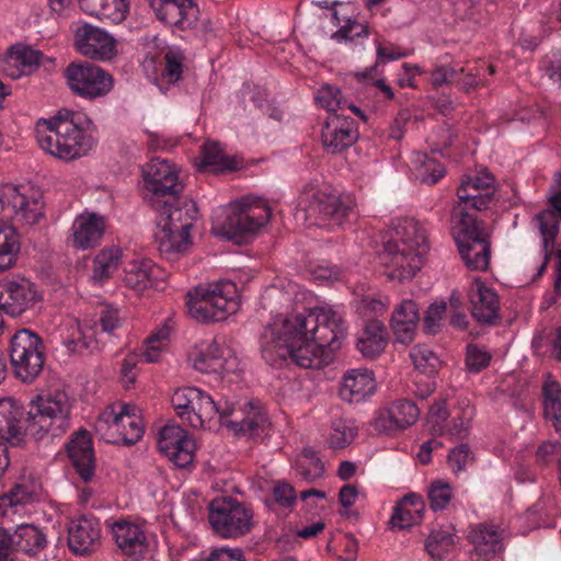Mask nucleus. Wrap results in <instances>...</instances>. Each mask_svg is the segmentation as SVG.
<instances>
[{
	"label": "nucleus",
	"mask_w": 561,
	"mask_h": 561,
	"mask_svg": "<svg viewBox=\"0 0 561 561\" xmlns=\"http://www.w3.org/2000/svg\"><path fill=\"white\" fill-rule=\"evenodd\" d=\"M272 209L262 197L247 195L230 203L225 218L217 217L213 224L214 234L237 244L245 243L271 219Z\"/></svg>",
	"instance_id": "obj_4"
},
{
	"label": "nucleus",
	"mask_w": 561,
	"mask_h": 561,
	"mask_svg": "<svg viewBox=\"0 0 561 561\" xmlns=\"http://www.w3.org/2000/svg\"><path fill=\"white\" fill-rule=\"evenodd\" d=\"M129 404L111 407L103 411L95 422V431L108 443L125 445L136 444L144 434V424Z\"/></svg>",
	"instance_id": "obj_12"
},
{
	"label": "nucleus",
	"mask_w": 561,
	"mask_h": 561,
	"mask_svg": "<svg viewBox=\"0 0 561 561\" xmlns=\"http://www.w3.org/2000/svg\"><path fill=\"white\" fill-rule=\"evenodd\" d=\"M197 402L190 404L184 420L194 428L210 427V422L218 416L221 425L238 434L257 436L264 431L266 419L260 412H253L247 417L242 416L241 409L234 403H216L213 398L198 389Z\"/></svg>",
	"instance_id": "obj_5"
},
{
	"label": "nucleus",
	"mask_w": 561,
	"mask_h": 561,
	"mask_svg": "<svg viewBox=\"0 0 561 561\" xmlns=\"http://www.w3.org/2000/svg\"><path fill=\"white\" fill-rule=\"evenodd\" d=\"M93 123L81 112L61 108L49 118H39L35 137L42 150L50 156L72 161L87 156L96 145Z\"/></svg>",
	"instance_id": "obj_2"
},
{
	"label": "nucleus",
	"mask_w": 561,
	"mask_h": 561,
	"mask_svg": "<svg viewBox=\"0 0 561 561\" xmlns=\"http://www.w3.org/2000/svg\"><path fill=\"white\" fill-rule=\"evenodd\" d=\"M471 410L468 409L463 411L462 415L455 417L453 420V424L449 428V434L458 439L466 437L471 426Z\"/></svg>",
	"instance_id": "obj_63"
},
{
	"label": "nucleus",
	"mask_w": 561,
	"mask_h": 561,
	"mask_svg": "<svg viewBox=\"0 0 561 561\" xmlns=\"http://www.w3.org/2000/svg\"><path fill=\"white\" fill-rule=\"evenodd\" d=\"M161 275L160 267L148 259L130 261L124 268L125 284L139 291L156 285Z\"/></svg>",
	"instance_id": "obj_32"
},
{
	"label": "nucleus",
	"mask_w": 561,
	"mask_h": 561,
	"mask_svg": "<svg viewBox=\"0 0 561 561\" xmlns=\"http://www.w3.org/2000/svg\"><path fill=\"white\" fill-rule=\"evenodd\" d=\"M454 496L453 488L449 483L437 480L428 489V499L433 511L445 510Z\"/></svg>",
	"instance_id": "obj_49"
},
{
	"label": "nucleus",
	"mask_w": 561,
	"mask_h": 561,
	"mask_svg": "<svg viewBox=\"0 0 561 561\" xmlns=\"http://www.w3.org/2000/svg\"><path fill=\"white\" fill-rule=\"evenodd\" d=\"M157 19L168 25L186 30L194 26L198 19L195 0H148Z\"/></svg>",
	"instance_id": "obj_23"
},
{
	"label": "nucleus",
	"mask_w": 561,
	"mask_h": 561,
	"mask_svg": "<svg viewBox=\"0 0 561 561\" xmlns=\"http://www.w3.org/2000/svg\"><path fill=\"white\" fill-rule=\"evenodd\" d=\"M459 253L468 268L485 271L490 264L491 243L488 238L471 239L457 243Z\"/></svg>",
	"instance_id": "obj_36"
},
{
	"label": "nucleus",
	"mask_w": 561,
	"mask_h": 561,
	"mask_svg": "<svg viewBox=\"0 0 561 561\" xmlns=\"http://www.w3.org/2000/svg\"><path fill=\"white\" fill-rule=\"evenodd\" d=\"M198 396V388L196 387H184L176 389L171 398L173 408L178 415L184 420V415L187 412L188 405L196 403Z\"/></svg>",
	"instance_id": "obj_53"
},
{
	"label": "nucleus",
	"mask_w": 561,
	"mask_h": 561,
	"mask_svg": "<svg viewBox=\"0 0 561 561\" xmlns=\"http://www.w3.org/2000/svg\"><path fill=\"white\" fill-rule=\"evenodd\" d=\"M468 538L479 554H495L502 549L501 535L497 528L491 525L479 524L474 526Z\"/></svg>",
	"instance_id": "obj_39"
},
{
	"label": "nucleus",
	"mask_w": 561,
	"mask_h": 561,
	"mask_svg": "<svg viewBox=\"0 0 561 561\" xmlns=\"http://www.w3.org/2000/svg\"><path fill=\"white\" fill-rule=\"evenodd\" d=\"M64 77L76 95L90 101L107 95L114 87L112 75L89 61L70 62Z\"/></svg>",
	"instance_id": "obj_14"
},
{
	"label": "nucleus",
	"mask_w": 561,
	"mask_h": 561,
	"mask_svg": "<svg viewBox=\"0 0 561 561\" xmlns=\"http://www.w3.org/2000/svg\"><path fill=\"white\" fill-rule=\"evenodd\" d=\"M346 336L343 314L332 306L307 313L275 317L260 336L262 358L270 366L290 360L302 368H321L333 360Z\"/></svg>",
	"instance_id": "obj_1"
},
{
	"label": "nucleus",
	"mask_w": 561,
	"mask_h": 561,
	"mask_svg": "<svg viewBox=\"0 0 561 561\" xmlns=\"http://www.w3.org/2000/svg\"><path fill=\"white\" fill-rule=\"evenodd\" d=\"M38 490L32 483H19L8 493L0 496V515H7L9 511L19 513L20 507L38 501Z\"/></svg>",
	"instance_id": "obj_37"
},
{
	"label": "nucleus",
	"mask_w": 561,
	"mask_h": 561,
	"mask_svg": "<svg viewBox=\"0 0 561 561\" xmlns=\"http://www.w3.org/2000/svg\"><path fill=\"white\" fill-rule=\"evenodd\" d=\"M414 162L420 164L416 178L422 183L433 185L445 175V168L424 153H417Z\"/></svg>",
	"instance_id": "obj_46"
},
{
	"label": "nucleus",
	"mask_w": 561,
	"mask_h": 561,
	"mask_svg": "<svg viewBox=\"0 0 561 561\" xmlns=\"http://www.w3.org/2000/svg\"><path fill=\"white\" fill-rule=\"evenodd\" d=\"M297 471L307 481H313L323 476L324 466L314 451L305 449L297 462Z\"/></svg>",
	"instance_id": "obj_47"
},
{
	"label": "nucleus",
	"mask_w": 561,
	"mask_h": 561,
	"mask_svg": "<svg viewBox=\"0 0 561 561\" xmlns=\"http://www.w3.org/2000/svg\"><path fill=\"white\" fill-rule=\"evenodd\" d=\"M186 299L188 314L201 323L224 321L240 308L237 287L230 280L198 285Z\"/></svg>",
	"instance_id": "obj_7"
},
{
	"label": "nucleus",
	"mask_w": 561,
	"mask_h": 561,
	"mask_svg": "<svg viewBox=\"0 0 561 561\" xmlns=\"http://www.w3.org/2000/svg\"><path fill=\"white\" fill-rule=\"evenodd\" d=\"M80 9L89 15L111 23H121L125 18L128 5L125 0H77Z\"/></svg>",
	"instance_id": "obj_35"
},
{
	"label": "nucleus",
	"mask_w": 561,
	"mask_h": 561,
	"mask_svg": "<svg viewBox=\"0 0 561 561\" xmlns=\"http://www.w3.org/2000/svg\"><path fill=\"white\" fill-rule=\"evenodd\" d=\"M422 519L421 513H413V510L405 507L404 505L398 504L390 518L392 527L400 529L408 528Z\"/></svg>",
	"instance_id": "obj_54"
},
{
	"label": "nucleus",
	"mask_w": 561,
	"mask_h": 561,
	"mask_svg": "<svg viewBox=\"0 0 561 561\" xmlns=\"http://www.w3.org/2000/svg\"><path fill=\"white\" fill-rule=\"evenodd\" d=\"M202 161L199 168L205 170L210 168L213 171L234 170L237 164L234 160L226 156L218 142L207 141L202 147Z\"/></svg>",
	"instance_id": "obj_43"
},
{
	"label": "nucleus",
	"mask_w": 561,
	"mask_h": 561,
	"mask_svg": "<svg viewBox=\"0 0 561 561\" xmlns=\"http://www.w3.org/2000/svg\"><path fill=\"white\" fill-rule=\"evenodd\" d=\"M203 561H245L243 551L239 548H217L209 552Z\"/></svg>",
	"instance_id": "obj_62"
},
{
	"label": "nucleus",
	"mask_w": 561,
	"mask_h": 561,
	"mask_svg": "<svg viewBox=\"0 0 561 561\" xmlns=\"http://www.w3.org/2000/svg\"><path fill=\"white\" fill-rule=\"evenodd\" d=\"M146 197L152 207H159L160 201L174 198L182 192L179 172L169 160L153 158L142 169Z\"/></svg>",
	"instance_id": "obj_15"
},
{
	"label": "nucleus",
	"mask_w": 561,
	"mask_h": 561,
	"mask_svg": "<svg viewBox=\"0 0 561 561\" xmlns=\"http://www.w3.org/2000/svg\"><path fill=\"white\" fill-rule=\"evenodd\" d=\"M376 54H377L376 65L374 67L367 69L366 71L359 72L356 75L360 80H364V79H367L368 77H370V73L376 70L378 65L387 62V61L399 60L401 58L409 56L408 50H405L399 46H396L391 43L378 44Z\"/></svg>",
	"instance_id": "obj_48"
},
{
	"label": "nucleus",
	"mask_w": 561,
	"mask_h": 561,
	"mask_svg": "<svg viewBox=\"0 0 561 561\" xmlns=\"http://www.w3.org/2000/svg\"><path fill=\"white\" fill-rule=\"evenodd\" d=\"M25 415L27 412L19 401L12 398L0 399V439L20 446L28 432Z\"/></svg>",
	"instance_id": "obj_26"
},
{
	"label": "nucleus",
	"mask_w": 561,
	"mask_h": 561,
	"mask_svg": "<svg viewBox=\"0 0 561 561\" xmlns=\"http://www.w3.org/2000/svg\"><path fill=\"white\" fill-rule=\"evenodd\" d=\"M68 457L76 471L85 482L94 476V453L90 434L85 430L77 432L67 445Z\"/></svg>",
	"instance_id": "obj_30"
},
{
	"label": "nucleus",
	"mask_w": 561,
	"mask_h": 561,
	"mask_svg": "<svg viewBox=\"0 0 561 561\" xmlns=\"http://www.w3.org/2000/svg\"><path fill=\"white\" fill-rule=\"evenodd\" d=\"M178 198L160 201L158 211L156 241L161 255L171 260L173 255L185 252L191 245L190 230L197 217V208L192 202H184L174 207L171 202Z\"/></svg>",
	"instance_id": "obj_6"
},
{
	"label": "nucleus",
	"mask_w": 561,
	"mask_h": 561,
	"mask_svg": "<svg viewBox=\"0 0 561 561\" xmlns=\"http://www.w3.org/2000/svg\"><path fill=\"white\" fill-rule=\"evenodd\" d=\"M39 298L35 285L25 277L8 276L0 280V309L12 317L21 316Z\"/></svg>",
	"instance_id": "obj_18"
},
{
	"label": "nucleus",
	"mask_w": 561,
	"mask_h": 561,
	"mask_svg": "<svg viewBox=\"0 0 561 561\" xmlns=\"http://www.w3.org/2000/svg\"><path fill=\"white\" fill-rule=\"evenodd\" d=\"M122 323L119 310L112 306H104L99 313V324L101 330L106 333H112Z\"/></svg>",
	"instance_id": "obj_59"
},
{
	"label": "nucleus",
	"mask_w": 561,
	"mask_h": 561,
	"mask_svg": "<svg viewBox=\"0 0 561 561\" xmlns=\"http://www.w3.org/2000/svg\"><path fill=\"white\" fill-rule=\"evenodd\" d=\"M276 503L282 507H291L296 502L295 489L286 482H277L273 490Z\"/></svg>",
	"instance_id": "obj_60"
},
{
	"label": "nucleus",
	"mask_w": 561,
	"mask_h": 561,
	"mask_svg": "<svg viewBox=\"0 0 561 561\" xmlns=\"http://www.w3.org/2000/svg\"><path fill=\"white\" fill-rule=\"evenodd\" d=\"M77 334L78 336L73 335L64 342L69 353L81 354L85 350H90L91 352L98 350V344L92 340V333H85L79 327Z\"/></svg>",
	"instance_id": "obj_58"
},
{
	"label": "nucleus",
	"mask_w": 561,
	"mask_h": 561,
	"mask_svg": "<svg viewBox=\"0 0 561 561\" xmlns=\"http://www.w3.org/2000/svg\"><path fill=\"white\" fill-rule=\"evenodd\" d=\"M410 358L415 369L426 375L434 374L440 365L438 356L424 344H417L412 347Z\"/></svg>",
	"instance_id": "obj_45"
},
{
	"label": "nucleus",
	"mask_w": 561,
	"mask_h": 561,
	"mask_svg": "<svg viewBox=\"0 0 561 561\" xmlns=\"http://www.w3.org/2000/svg\"><path fill=\"white\" fill-rule=\"evenodd\" d=\"M111 535L123 556L138 561L149 550V538L145 527L133 520L121 518L111 524Z\"/></svg>",
	"instance_id": "obj_21"
},
{
	"label": "nucleus",
	"mask_w": 561,
	"mask_h": 561,
	"mask_svg": "<svg viewBox=\"0 0 561 561\" xmlns=\"http://www.w3.org/2000/svg\"><path fill=\"white\" fill-rule=\"evenodd\" d=\"M375 390L374 373L367 368H355L344 374L340 397L346 402L358 403L374 394Z\"/></svg>",
	"instance_id": "obj_29"
},
{
	"label": "nucleus",
	"mask_w": 561,
	"mask_h": 561,
	"mask_svg": "<svg viewBox=\"0 0 561 561\" xmlns=\"http://www.w3.org/2000/svg\"><path fill=\"white\" fill-rule=\"evenodd\" d=\"M454 546V534L448 529L432 530L425 540L426 552L436 560L445 558Z\"/></svg>",
	"instance_id": "obj_44"
},
{
	"label": "nucleus",
	"mask_w": 561,
	"mask_h": 561,
	"mask_svg": "<svg viewBox=\"0 0 561 561\" xmlns=\"http://www.w3.org/2000/svg\"><path fill=\"white\" fill-rule=\"evenodd\" d=\"M67 531L68 547L75 556H90L102 545V525L93 515H81L70 519Z\"/></svg>",
	"instance_id": "obj_19"
},
{
	"label": "nucleus",
	"mask_w": 561,
	"mask_h": 561,
	"mask_svg": "<svg viewBox=\"0 0 561 561\" xmlns=\"http://www.w3.org/2000/svg\"><path fill=\"white\" fill-rule=\"evenodd\" d=\"M367 35L368 28L366 25L355 20H347L344 25H342L336 32L332 34V38L337 42L354 41L357 37Z\"/></svg>",
	"instance_id": "obj_56"
},
{
	"label": "nucleus",
	"mask_w": 561,
	"mask_h": 561,
	"mask_svg": "<svg viewBox=\"0 0 561 561\" xmlns=\"http://www.w3.org/2000/svg\"><path fill=\"white\" fill-rule=\"evenodd\" d=\"M306 216L317 226L330 229L343 227L356 217V202L351 195H335L320 188L304 192Z\"/></svg>",
	"instance_id": "obj_9"
},
{
	"label": "nucleus",
	"mask_w": 561,
	"mask_h": 561,
	"mask_svg": "<svg viewBox=\"0 0 561 561\" xmlns=\"http://www.w3.org/2000/svg\"><path fill=\"white\" fill-rule=\"evenodd\" d=\"M193 367L201 373L224 374L226 360L218 343H206L193 358Z\"/></svg>",
	"instance_id": "obj_40"
},
{
	"label": "nucleus",
	"mask_w": 561,
	"mask_h": 561,
	"mask_svg": "<svg viewBox=\"0 0 561 561\" xmlns=\"http://www.w3.org/2000/svg\"><path fill=\"white\" fill-rule=\"evenodd\" d=\"M0 207L4 217L32 226L43 217V194L32 186L5 184L0 188Z\"/></svg>",
	"instance_id": "obj_13"
},
{
	"label": "nucleus",
	"mask_w": 561,
	"mask_h": 561,
	"mask_svg": "<svg viewBox=\"0 0 561 561\" xmlns=\"http://www.w3.org/2000/svg\"><path fill=\"white\" fill-rule=\"evenodd\" d=\"M43 54L27 46H11L5 56V70L12 78L27 76L39 65Z\"/></svg>",
	"instance_id": "obj_33"
},
{
	"label": "nucleus",
	"mask_w": 561,
	"mask_h": 561,
	"mask_svg": "<svg viewBox=\"0 0 561 561\" xmlns=\"http://www.w3.org/2000/svg\"><path fill=\"white\" fill-rule=\"evenodd\" d=\"M488 238L482 225L470 214H462L459 220V233L456 242L470 241L471 239Z\"/></svg>",
	"instance_id": "obj_51"
},
{
	"label": "nucleus",
	"mask_w": 561,
	"mask_h": 561,
	"mask_svg": "<svg viewBox=\"0 0 561 561\" xmlns=\"http://www.w3.org/2000/svg\"><path fill=\"white\" fill-rule=\"evenodd\" d=\"M310 273L319 280H334L341 276V270L337 266L327 263L311 264Z\"/></svg>",
	"instance_id": "obj_64"
},
{
	"label": "nucleus",
	"mask_w": 561,
	"mask_h": 561,
	"mask_svg": "<svg viewBox=\"0 0 561 561\" xmlns=\"http://www.w3.org/2000/svg\"><path fill=\"white\" fill-rule=\"evenodd\" d=\"M358 138L354 119L351 117L330 114L322 127L321 139L328 153H339L351 147Z\"/></svg>",
	"instance_id": "obj_25"
},
{
	"label": "nucleus",
	"mask_w": 561,
	"mask_h": 561,
	"mask_svg": "<svg viewBox=\"0 0 561 561\" xmlns=\"http://www.w3.org/2000/svg\"><path fill=\"white\" fill-rule=\"evenodd\" d=\"M46 545V535L33 524L19 525L13 531L0 528V561H15L18 551L37 556Z\"/></svg>",
	"instance_id": "obj_16"
},
{
	"label": "nucleus",
	"mask_w": 561,
	"mask_h": 561,
	"mask_svg": "<svg viewBox=\"0 0 561 561\" xmlns=\"http://www.w3.org/2000/svg\"><path fill=\"white\" fill-rule=\"evenodd\" d=\"M428 251L427 234L419 221L405 218L399 222L393 233L383 241L379 256L390 268L389 277L400 282L412 278L423 266Z\"/></svg>",
	"instance_id": "obj_3"
},
{
	"label": "nucleus",
	"mask_w": 561,
	"mask_h": 561,
	"mask_svg": "<svg viewBox=\"0 0 561 561\" xmlns=\"http://www.w3.org/2000/svg\"><path fill=\"white\" fill-rule=\"evenodd\" d=\"M105 227L104 216L84 211L75 218L68 241L72 248L80 251L95 248L103 239Z\"/></svg>",
	"instance_id": "obj_24"
},
{
	"label": "nucleus",
	"mask_w": 561,
	"mask_h": 561,
	"mask_svg": "<svg viewBox=\"0 0 561 561\" xmlns=\"http://www.w3.org/2000/svg\"><path fill=\"white\" fill-rule=\"evenodd\" d=\"M20 248V239L15 229L0 227V273L15 265Z\"/></svg>",
	"instance_id": "obj_42"
},
{
	"label": "nucleus",
	"mask_w": 561,
	"mask_h": 561,
	"mask_svg": "<svg viewBox=\"0 0 561 561\" xmlns=\"http://www.w3.org/2000/svg\"><path fill=\"white\" fill-rule=\"evenodd\" d=\"M472 460L473 457L467 444H460L451 449L448 455V465L455 473L466 470Z\"/></svg>",
	"instance_id": "obj_55"
},
{
	"label": "nucleus",
	"mask_w": 561,
	"mask_h": 561,
	"mask_svg": "<svg viewBox=\"0 0 561 561\" xmlns=\"http://www.w3.org/2000/svg\"><path fill=\"white\" fill-rule=\"evenodd\" d=\"M421 73L422 70L419 65L404 62L401 66V71L398 73L397 83L401 88L409 87L415 89V77Z\"/></svg>",
	"instance_id": "obj_61"
},
{
	"label": "nucleus",
	"mask_w": 561,
	"mask_h": 561,
	"mask_svg": "<svg viewBox=\"0 0 561 561\" xmlns=\"http://www.w3.org/2000/svg\"><path fill=\"white\" fill-rule=\"evenodd\" d=\"M165 67L163 70V77L169 82H176L180 80L183 72V56L179 51L169 50L164 55Z\"/></svg>",
	"instance_id": "obj_57"
},
{
	"label": "nucleus",
	"mask_w": 561,
	"mask_h": 561,
	"mask_svg": "<svg viewBox=\"0 0 561 561\" xmlns=\"http://www.w3.org/2000/svg\"><path fill=\"white\" fill-rule=\"evenodd\" d=\"M420 415L414 402L401 399L380 410L375 419V428L381 433H391L413 425Z\"/></svg>",
	"instance_id": "obj_28"
},
{
	"label": "nucleus",
	"mask_w": 561,
	"mask_h": 561,
	"mask_svg": "<svg viewBox=\"0 0 561 561\" xmlns=\"http://www.w3.org/2000/svg\"><path fill=\"white\" fill-rule=\"evenodd\" d=\"M123 252L118 247L102 249L93 259L91 278L95 283H104L118 270L122 263Z\"/></svg>",
	"instance_id": "obj_38"
},
{
	"label": "nucleus",
	"mask_w": 561,
	"mask_h": 561,
	"mask_svg": "<svg viewBox=\"0 0 561 561\" xmlns=\"http://www.w3.org/2000/svg\"><path fill=\"white\" fill-rule=\"evenodd\" d=\"M158 448L179 468H186L194 460L195 443L179 425L168 424L160 430Z\"/></svg>",
	"instance_id": "obj_20"
},
{
	"label": "nucleus",
	"mask_w": 561,
	"mask_h": 561,
	"mask_svg": "<svg viewBox=\"0 0 561 561\" xmlns=\"http://www.w3.org/2000/svg\"><path fill=\"white\" fill-rule=\"evenodd\" d=\"M388 343L387 328L378 320L368 321L358 337L357 350L369 358L380 355Z\"/></svg>",
	"instance_id": "obj_34"
},
{
	"label": "nucleus",
	"mask_w": 561,
	"mask_h": 561,
	"mask_svg": "<svg viewBox=\"0 0 561 561\" xmlns=\"http://www.w3.org/2000/svg\"><path fill=\"white\" fill-rule=\"evenodd\" d=\"M552 191L553 193L550 196L551 209H546L537 215L543 253V261L537 272L538 276L542 275L547 268L559 232L558 217H561V170L554 174Z\"/></svg>",
	"instance_id": "obj_17"
},
{
	"label": "nucleus",
	"mask_w": 561,
	"mask_h": 561,
	"mask_svg": "<svg viewBox=\"0 0 561 561\" xmlns=\"http://www.w3.org/2000/svg\"><path fill=\"white\" fill-rule=\"evenodd\" d=\"M208 520L222 538H239L254 527L252 508L232 497H218L210 502Z\"/></svg>",
	"instance_id": "obj_11"
},
{
	"label": "nucleus",
	"mask_w": 561,
	"mask_h": 561,
	"mask_svg": "<svg viewBox=\"0 0 561 561\" xmlns=\"http://www.w3.org/2000/svg\"><path fill=\"white\" fill-rule=\"evenodd\" d=\"M357 436V427L347 419H333L330 423L325 442L331 449H343Z\"/></svg>",
	"instance_id": "obj_41"
},
{
	"label": "nucleus",
	"mask_w": 561,
	"mask_h": 561,
	"mask_svg": "<svg viewBox=\"0 0 561 561\" xmlns=\"http://www.w3.org/2000/svg\"><path fill=\"white\" fill-rule=\"evenodd\" d=\"M491 354L478 344H468L466 354V366L471 373H479L486 368L491 362Z\"/></svg>",
	"instance_id": "obj_52"
},
{
	"label": "nucleus",
	"mask_w": 561,
	"mask_h": 561,
	"mask_svg": "<svg viewBox=\"0 0 561 561\" xmlns=\"http://www.w3.org/2000/svg\"><path fill=\"white\" fill-rule=\"evenodd\" d=\"M71 401L64 390H54L32 400L26 430L36 438L50 434L57 437L70 427Z\"/></svg>",
	"instance_id": "obj_8"
},
{
	"label": "nucleus",
	"mask_w": 561,
	"mask_h": 561,
	"mask_svg": "<svg viewBox=\"0 0 561 561\" xmlns=\"http://www.w3.org/2000/svg\"><path fill=\"white\" fill-rule=\"evenodd\" d=\"M420 321L419 308L415 301L404 299L392 311L390 325L397 342L409 344L413 341Z\"/></svg>",
	"instance_id": "obj_31"
},
{
	"label": "nucleus",
	"mask_w": 561,
	"mask_h": 561,
	"mask_svg": "<svg viewBox=\"0 0 561 561\" xmlns=\"http://www.w3.org/2000/svg\"><path fill=\"white\" fill-rule=\"evenodd\" d=\"M468 296L471 314L480 323L494 324L500 318V297L494 289L486 286L480 278L471 284Z\"/></svg>",
	"instance_id": "obj_27"
},
{
	"label": "nucleus",
	"mask_w": 561,
	"mask_h": 561,
	"mask_svg": "<svg viewBox=\"0 0 561 561\" xmlns=\"http://www.w3.org/2000/svg\"><path fill=\"white\" fill-rule=\"evenodd\" d=\"M10 362L18 379L25 383L33 382L45 364L42 337L30 329L16 331L10 342Z\"/></svg>",
	"instance_id": "obj_10"
},
{
	"label": "nucleus",
	"mask_w": 561,
	"mask_h": 561,
	"mask_svg": "<svg viewBox=\"0 0 561 561\" xmlns=\"http://www.w3.org/2000/svg\"><path fill=\"white\" fill-rule=\"evenodd\" d=\"M317 103L329 112H336L344 108L346 100L343 99L339 88L333 85H322L316 95Z\"/></svg>",
	"instance_id": "obj_50"
},
{
	"label": "nucleus",
	"mask_w": 561,
	"mask_h": 561,
	"mask_svg": "<svg viewBox=\"0 0 561 561\" xmlns=\"http://www.w3.org/2000/svg\"><path fill=\"white\" fill-rule=\"evenodd\" d=\"M75 46L80 54L95 60H110L116 55L115 38L91 24H84L76 30Z\"/></svg>",
	"instance_id": "obj_22"
}]
</instances>
